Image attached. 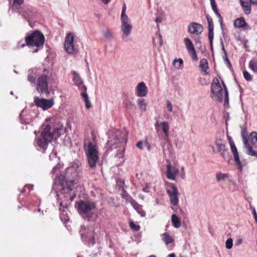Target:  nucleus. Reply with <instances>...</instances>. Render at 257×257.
<instances>
[{
	"mask_svg": "<svg viewBox=\"0 0 257 257\" xmlns=\"http://www.w3.org/2000/svg\"><path fill=\"white\" fill-rule=\"evenodd\" d=\"M81 164L79 161H75L71 166L68 167L66 170L65 176H57L55 179L52 189L55 191L58 199H61V194L64 195L65 200L68 199L67 194L72 189L75 177L79 178L81 172Z\"/></svg>",
	"mask_w": 257,
	"mask_h": 257,
	"instance_id": "1",
	"label": "nucleus"
},
{
	"mask_svg": "<svg viewBox=\"0 0 257 257\" xmlns=\"http://www.w3.org/2000/svg\"><path fill=\"white\" fill-rule=\"evenodd\" d=\"M41 134L35 138L34 144L38 150L45 153L48 145L53 140H57L64 133L63 124L56 122L54 117L46 119Z\"/></svg>",
	"mask_w": 257,
	"mask_h": 257,
	"instance_id": "2",
	"label": "nucleus"
},
{
	"mask_svg": "<svg viewBox=\"0 0 257 257\" xmlns=\"http://www.w3.org/2000/svg\"><path fill=\"white\" fill-rule=\"evenodd\" d=\"M40 70L33 68L29 71L28 80L29 82L35 84L36 78L38 76L37 81V89L40 93H48V76L46 74H40Z\"/></svg>",
	"mask_w": 257,
	"mask_h": 257,
	"instance_id": "3",
	"label": "nucleus"
},
{
	"mask_svg": "<svg viewBox=\"0 0 257 257\" xmlns=\"http://www.w3.org/2000/svg\"><path fill=\"white\" fill-rule=\"evenodd\" d=\"M223 89H222L218 79L215 78L211 84V98L215 101L221 102L223 98L225 99L224 105L228 106L229 98L227 88L223 82Z\"/></svg>",
	"mask_w": 257,
	"mask_h": 257,
	"instance_id": "4",
	"label": "nucleus"
},
{
	"mask_svg": "<svg viewBox=\"0 0 257 257\" xmlns=\"http://www.w3.org/2000/svg\"><path fill=\"white\" fill-rule=\"evenodd\" d=\"M84 149L89 166L91 168H95L99 160V152L96 144L93 142H85Z\"/></svg>",
	"mask_w": 257,
	"mask_h": 257,
	"instance_id": "5",
	"label": "nucleus"
},
{
	"mask_svg": "<svg viewBox=\"0 0 257 257\" xmlns=\"http://www.w3.org/2000/svg\"><path fill=\"white\" fill-rule=\"evenodd\" d=\"M79 213L83 217H87L89 221H94L96 215L91 211L95 208V204L89 201H80L76 203Z\"/></svg>",
	"mask_w": 257,
	"mask_h": 257,
	"instance_id": "6",
	"label": "nucleus"
},
{
	"mask_svg": "<svg viewBox=\"0 0 257 257\" xmlns=\"http://www.w3.org/2000/svg\"><path fill=\"white\" fill-rule=\"evenodd\" d=\"M25 41L26 45L29 46L42 47L44 43L45 38L40 31H36L27 36Z\"/></svg>",
	"mask_w": 257,
	"mask_h": 257,
	"instance_id": "7",
	"label": "nucleus"
},
{
	"mask_svg": "<svg viewBox=\"0 0 257 257\" xmlns=\"http://www.w3.org/2000/svg\"><path fill=\"white\" fill-rule=\"evenodd\" d=\"M80 233L83 242L87 243L88 245L94 243L95 233L92 228L88 227L84 225H81L80 228Z\"/></svg>",
	"mask_w": 257,
	"mask_h": 257,
	"instance_id": "8",
	"label": "nucleus"
},
{
	"mask_svg": "<svg viewBox=\"0 0 257 257\" xmlns=\"http://www.w3.org/2000/svg\"><path fill=\"white\" fill-rule=\"evenodd\" d=\"M126 6L124 4L122 7L120 16L121 30L122 33V38L125 41H127L128 36V19L127 16L125 14Z\"/></svg>",
	"mask_w": 257,
	"mask_h": 257,
	"instance_id": "9",
	"label": "nucleus"
},
{
	"mask_svg": "<svg viewBox=\"0 0 257 257\" xmlns=\"http://www.w3.org/2000/svg\"><path fill=\"white\" fill-rule=\"evenodd\" d=\"M210 147L212 148L213 153H219L223 158H226L227 150L225 145L223 143L221 140H216L214 143L210 145Z\"/></svg>",
	"mask_w": 257,
	"mask_h": 257,
	"instance_id": "10",
	"label": "nucleus"
},
{
	"mask_svg": "<svg viewBox=\"0 0 257 257\" xmlns=\"http://www.w3.org/2000/svg\"><path fill=\"white\" fill-rule=\"evenodd\" d=\"M170 189L167 190V193L169 196L170 203L176 206L179 203V192L175 185L170 184Z\"/></svg>",
	"mask_w": 257,
	"mask_h": 257,
	"instance_id": "11",
	"label": "nucleus"
},
{
	"mask_svg": "<svg viewBox=\"0 0 257 257\" xmlns=\"http://www.w3.org/2000/svg\"><path fill=\"white\" fill-rule=\"evenodd\" d=\"M74 35L72 33H69L67 35L65 39L64 48L65 51L68 54H71L75 51L74 46Z\"/></svg>",
	"mask_w": 257,
	"mask_h": 257,
	"instance_id": "12",
	"label": "nucleus"
},
{
	"mask_svg": "<svg viewBox=\"0 0 257 257\" xmlns=\"http://www.w3.org/2000/svg\"><path fill=\"white\" fill-rule=\"evenodd\" d=\"M35 103L37 106L42 108L44 110L51 108L54 104L53 99H46L38 97L35 99Z\"/></svg>",
	"mask_w": 257,
	"mask_h": 257,
	"instance_id": "13",
	"label": "nucleus"
},
{
	"mask_svg": "<svg viewBox=\"0 0 257 257\" xmlns=\"http://www.w3.org/2000/svg\"><path fill=\"white\" fill-rule=\"evenodd\" d=\"M229 143L230 146L231 151L233 155L234 161L236 162V164L237 165L238 169L240 170V171H241L242 170V167L244 166V165L241 163V161L239 160L238 153L237 152V150L235 146V144L233 141H232L231 139L229 140Z\"/></svg>",
	"mask_w": 257,
	"mask_h": 257,
	"instance_id": "14",
	"label": "nucleus"
},
{
	"mask_svg": "<svg viewBox=\"0 0 257 257\" xmlns=\"http://www.w3.org/2000/svg\"><path fill=\"white\" fill-rule=\"evenodd\" d=\"M73 78L72 81L74 82L75 85H76L78 89L82 92H86L87 88L83 84V81L80 77L78 73L74 71L73 72Z\"/></svg>",
	"mask_w": 257,
	"mask_h": 257,
	"instance_id": "15",
	"label": "nucleus"
},
{
	"mask_svg": "<svg viewBox=\"0 0 257 257\" xmlns=\"http://www.w3.org/2000/svg\"><path fill=\"white\" fill-rule=\"evenodd\" d=\"M33 113V112H28L27 109H23L20 114L21 123L26 124L30 123L34 117Z\"/></svg>",
	"mask_w": 257,
	"mask_h": 257,
	"instance_id": "16",
	"label": "nucleus"
},
{
	"mask_svg": "<svg viewBox=\"0 0 257 257\" xmlns=\"http://www.w3.org/2000/svg\"><path fill=\"white\" fill-rule=\"evenodd\" d=\"M203 30L201 24L196 23H192L188 26V32L191 34L199 35Z\"/></svg>",
	"mask_w": 257,
	"mask_h": 257,
	"instance_id": "17",
	"label": "nucleus"
},
{
	"mask_svg": "<svg viewBox=\"0 0 257 257\" xmlns=\"http://www.w3.org/2000/svg\"><path fill=\"white\" fill-rule=\"evenodd\" d=\"M148 88L144 82H141L138 84L136 88V95L138 97H145L148 93Z\"/></svg>",
	"mask_w": 257,
	"mask_h": 257,
	"instance_id": "18",
	"label": "nucleus"
},
{
	"mask_svg": "<svg viewBox=\"0 0 257 257\" xmlns=\"http://www.w3.org/2000/svg\"><path fill=\"white\" fill-rule=\"evenodd\" d=\"M179 173V170L171 164L167 165V177L169 179L175 180L176 176Z\"/></svg>",
	"mask_w": 257,
	"mask_h": 257,
	"instance_id": "19",
	"label": "nucleus"
},
{
	"mask_svg": "<svg viewBox=\"0 0 257 257\" xmlns=\"http://www.w3.org/2000/svg\"><path fill=\"white\" fill-rule=\"evenodd\" d=\"M207 22L208 24V30H209V33H208V38L209 40L210 41V44L211 48H212V41H213V24L212 18L208 15L206 16Z\"/></svg>",
	"mask_w": 257,
	"mask_h": 257,
	"instance_id": "20",
	"label": "nucleus"
},
{
	"mask_svg": "<svg viewBox=\"0 0 257 257\" xmlns=\"http://www.w3.org/2000/svg\"><path fill=\"white\" fill-rule=\"evenodd\" d=\"M159 126L161 127L162 130L165 134V137L168 138L169 137V125L168 122L167 121H163L159 123L158 121H157L155 124V127L157 129Z\"/></svg>",
	"mask_w": 257,
	"mask_h": 257,
	"instance_id": "21",
	"label": "nucleus"
},
{
	"mask_svg": "<svg viewBox=\"0 0 257 257\" xmlns=\"http://www.w3.org/2000/svg\"><path fill=\"white\" fill-rule=\"evenodd\" d=\"M130 202L134 208L140 214L142 217L146 215L145 211L143 209L142 206L139 205L136 201L130 198Z\"/></svg>",
	"mask_w": 257,
	"mask_h": 257,
	"instance_id": "22",
	"label": "nucleus"
},
{
	"mask_svg": "<svg viewBox=\"0 0 257 257\" xmlns=\"http://www.w3.org/2000/svg\"><path fill=\"white\" fill-rule=\"evenodd\" d=\"M234 25L238 28H244L245 29H246L248 28V25L242 18H238L235 20L234 22Z\"/></svg>",
	"mask_w": 257,
	"mask_h": 257,
	"instance_id": "23",
	"label": "nucleus"
},
{
	"mask_svg": "<svg viewBox=\"0 0 257 257\" xmlns=\"http://www.w3.org/2000/svg\"><path fill=\"white\" fill-rule=\"evenodd\" d=\"M137 102L141 111L145 112L147 110V103L145 99L139 98Z\"/></svg>",
	"mask_w": 257,
	"mask_h": 257,
	"instance_id": "24",
	"label": "nucleus"
},
{
	"mask_svg": "<svg viewBox=\"0 0 257 257\" xmlns=\"http://www.w3.org/2000/svg\"><path fill=\"white\" fill-rule=\"evenodd\" d=\"M184 42L188 53L195 50L193 43L190 39L188 38H185L184 40Z\"/></svg>",
	"mask_w": 257,
	"mask_h": 257,
	"instance_id": "25",
	"label": "nucleus"
},
{
	"mask_svg": "<svg viewBox=\"0 0 257 257\" xmlns=\"http://www.w3.org/2000/svg\"><path fill=\"white\" fill-rule=\"evenodd\" d=\"M171 221L174 227L178 228L181 226V221L177 215L174 214L172 215Z\"/></svg>",
	"mask_w": 257,
	"mask_h": 257,
	"instance_id": "26",
	"label": "nucleus"
},
{
	"mask_svg": "<svg viewBox=\"0 0 257 257\" xmlns=\"http://www.w3.org/2000/svg\"><path fill=\"white\" fill-rule=\"evenodd\" d=\"M200 67L201 68L202 71L204 72V74H208L207 72V70L208 68V63L206 59H203L200 60Z\"/></svg>",
	"mask_w": 257,
	"mask_h": 257,
	"instance_id": "27",
	"label": "nucleus"
},
{
	"mask_svg": "<svg viewBox=\"0 0 257 257\" xmlns=\"http://www.w3.org/2000/svg\"><path fill=\"white\" fill-rule=\"evenodd\" d=\"M81 95L84 99V101L85 103V106L87 109H89L91 107V103L89 100L88 95L86 92L84 91L81 93Z\"/></svg>",
	"mask_w": 257,
	"mask_h": 257,
	"instance_id": "28",
	"label": "nucleus"
},
{
	"mask_svg": "<svg viewBox=\"0 0 257 257\" xmlns=\"http://www.w3.org/2000/svg\"><path fill=\"white\" fill-rule=\"evenodd\" d=\"M216 180L218 182L225 180L226 178L229 177L228 174L222 173L221 172L218 173L216 175Z\"/></svg>",
	"mask_w": 257,
	"mask_h": 257,
	"instance_id": "29",
	"label": "nucleus"
},
{
	"mask_svg": "<svg viewBox=\"0 0 257 257\" xmlns=\"http://www.w3.org/2000/svg\"><path fill=\"white\" fill-rule=\"evenodd\" d=\"M162 239L163 241L165 242L166 244H168L169 243H171L173 241V239L170 236V235L167 232H165L163 234Z\"/></svg>",
	"mask_w": 257,
	"mask_h": 257,
	"instance_id": "30",
	"label": "nucleus"
},
{
	"mask_svg": "<svg viewBox=\"0 0 257 257\" xmlns=\"http://www.w3.org/2000/svg\"><path fill=\"white\" fill-rule=\"evenodd\" d=\"M183 61L181 58L175 59L174 60L173 62V64L174 66L177 69H179L181 68V65L183 64Z\"/></svg>",
	"mask_w": 257,
	"mask_h": 257,
	"instance_id": "31",
	"label": "nucleus"
},
{
	"mask_svg": "<svg viewBox=\"0 0 257 257\" xmlns=\"http://www.w3.org/2000/svg\"><path fill=\"white\" fill-rule=\"evenodd\" d=\"M249 67L254 72H257V62L254 60L250 61L249 63Z\"/></svg>",
	"mask_w": 257,
	"mask_h": 257,
	"instance_id": "32",
	"label": "nucleus"
},
{
	"mask_svg": "<svg viewBox=\"0 0 257 257\" xmlns=\"http://www.w3.org/2000/svg\"><path fill=\"white\" fill-rule=\"evenodd\" d=\"M50 160L54 161L55 163L58 164L59 158L57 156V152L53 151L51 154L49 155Z\"/></svg>",
	"mask_w": 257,
	"mask_h": 257,
	"instance_id": "33",
	"label": "nucleus"
},
{
	"mask_svg": "<svg viewBox=\"0 0 257 257\" xmlns=\"http://www.w3.org/2000/svg\"><path fill=\"white\" fill-rule=\"evenodd\" d=\"M250 141L249 143L252 144H254L257 142V133L253 132L250 134Z\"/></svg>",
	"mask_w": 257,
	"mask_h": 257,
	"instance_id": "34",
	"label": "nucleus"
},
{
	"mask_svg": "<svg viewBox=\"0 0 257 257\" xmlns=\"http://www.w3.org/2000/svg\"><path fill=\"white\" fill-rule=\"evenodd\" d=\"M233 246V239L231 238L227 239L225 241V247L227 249H230Z\"/></svg>",
	"mask_w": 257,
	"mask_h": 257,
	"instance_id": "35",
	"label": "nucleus"
},
{
	"mask_svg": "<svg viewBox=\"0 0 257 257\" xmlns=\"http://www.w3.org/2000/svg\"><path fill=\"white\" fill-rule=\"evenodd\" d=\"M130 226L134 231H138L140 229V226L138 224H135L133 221H130Z\"/></svg>",
	"mask_w": 257,
	"mask_h": 257,
	"instance_id": "36",
	"label": "nucleus"
},
{
	"mask_svg": "<svg viewBox=\"0 0 257 257\" xmlns=\"http://www.w3.org/2000/svg\"><path fill=\"white\" fill-rule=\"evenodd\" d=\"M222 50L224 52L225 61L226 62L228 67L229 68H230L231 65V63H230V61H229V59H228V57L227 56V54H226V51L225 50V49H224L223 43H222Z\"/></svg>",
	"mask_w": 257,
	"mask_h": 257,
	"instance_id": "37",
	"label": "nucleus"
},
{
	"mask_svg": "<svg viewBox=\"0 0 257 257\" xmlns=\"http://www.w3.org/2000/svg\"><path fill=\"white\" fill-rule=\"evenodd\" d=\"M241 136L243 139V143L245 142V141H248L247 139V133L246 128H244L242 130Z\"/></svg>",
	"mask_w": 257,
	"mask_h": 257,
	"instance_id": "38",
	"label": "nucleus"
},
{
	"mask_svg": "<svg viewBox=\"0 0 257 257\" xmlns=\"http://www.w3.org/2000/svg\"><path fill=\"white\" fill-rule=\"evenodd\" d=\"M64 201H62L60 202V210L63 211H65V209L67 208V204L66 203H65Z\"/></svg>",
	"mask_w": 257,
	"mask_h": 257,
	"instance_id": "39",
	"label": "nucleus"
},
{
	"mask_svg": "<svg viewBox=\"0 0 257 257\" xmlns=\"http://www.w3.org/2000/svg\"><path fill=\"white\" fill-rule=\"evenodd\" d=\"M243 76L247 81H250L252 79V77L250 74L246 71H244L243 72Z\"/></svg>",
	"mask_w": 257,
	"mask_h": 257,
	"instance_id": "40",
	"label": "nucleus"
},
{
	"mask_svg": "<svg viewBox=\"0 0 257 257\" xmlns=\"http://www.w3.org/2000/svg\"><path fill=\"white\" fill-rule=\"evenodd\" d=\"M120 138L121 137L119 136V133L117 132V134L115 135V138L113 139L114 141V142L119 141V142L120 143L124 142L125 144H126V140H123V141H121L120 140Z\"/></svg>",
	"mask_w": 257,
	"mask_h": 257,
	"instance_id": "41",
	"label": "nucleus"
},
{
	"mask_svg": "<svg viewBox=\"0 0 257 257\" xmlns=\"http://www.w3.org/2000/svg\"><path fill=\"white\" fill-rule=\"evenodd\" d=\"M189 54L191 56L193 60L197 61L198 58L197 57V54L195 50L191 51L189 53Z\"/></svg>",
	"mask_w": 257,
	"mask_h": 257,
	"instance_id": "42",
	"label": "nucleus"
},
{
	"mask_svg": "<svg viewBox=\"0 0 257 257\" xmlns=\"http://www.w3.org/2000/svg\"><path fill=\"white\" fill-rule=\"evenodd\" d=\"M104 37L108 39H110L112 38L111 33L108 30L105 31L103 33Z\"/></svg>",
	"mask_w": 257,
	"mask_h": 257,
	"instance_id": "43",
	"label": "nucleus"
},
{
	"mask_svg": "<svg viewBox=\"0 0 257 257\" xmlns=\"http://www.w3.org/2000/svg\"><path fill=\"white\" fill-rule=\"evenodd\" d=\"M166 105L169 111L172 112L173 111V106L171 102L169 100L166 101Z\"/></svg>",
	"mask_w": 257,
	"mask_h": 257,
	"instance_id": "44",
	"label": "nucleus"
},
{
	"mask_svg": "<svg viewBox=\"0 0 257 257\" xmlns=\"http://www.w3.org/2000/svg\"><path fill=\"white\" fill-rule=\"evenodd\" d=\"M210 4L212 7V9L213 11L216 10L217 9L215 0H210Z\"/></svg>",
	"mask_w": 257,
	"mask_h": 257,
	"instance_id": "45",
	"label": "nucleus"
},
{
	"mask_svg": "<svg viewBox=\"0 0 257 257\" xmlns=\"http://www.w3.org/2000/svg\"><path fill=\"white\" fill-rule=\"evenodd\" d=\"M13 3L15 6H20L24 3V0H14Z\"/></svg>",
	"mask_w": 257,
	"mask_h": 257,
	"instance_id": "46",
	"label": "nucleus"
},
{
	"mask_svg": "<svg viewBox=\"0 0 257 257\" xmlns=\"http://www.w3.org/2000/svg\"><path fill=\"white\" fill-rule=\"evenodd\" d=\"M59 164H57V165H56L55 167H53L51 173L53 174H54L55 173L59 171Z\"/></svg>",
	"mask_w": 257,
	"mask_h": 257,
	"instance_id": "47",
	"label": "nucleus"
},
{
	"mask_svg": "<svg viewBox=\"0 0 257 257\" xmlns=\"http://www.w3.org/2000/svg\"><path fill=\"white\" fill-rule=\"evenodd\" d=\"M150 185L147 184L146 186L143 188V191L146 193H148L150 191Z\"/></svg>",
	"mask_w": 257,
	"mask_h": 257,
	"instance_id": "48",
	"label": "nucleus"
},
{
	"mask_svg": "<svg viewBox=\"0 0 257 257\" xmlns=\"http://www.w3.org/2000/svg\"><path fill=\"white\" fill-rule=\"evenodd\" d=\"M121 195H122V198H124L125 200H126V201H127L128 200V196H127V193L125 191H123L122 193L121 194Z\"/></svg>",
	"mask_w": 257,
	"mask_h": 257,
	"instance_id": "49",
	"label": "nucleus"
},
{
	"mask_svg": "<svg viewBox=\"0 0 257 257\" xmlns=\"http://www.w3.org/2000/svg\"><path fill=\"white\" fill-rule=\"evenodd\" d=\"M214 12V13H215L216 15L217 16V17L218 18H219L220 19V21L221 22V23H222V19H221V15L220 14H219V13L218 12L217 9L216 10H214L213 11Z\"/></svg>",
	"mask_w": 257,
	"mask_h": 257,
	"instance_id": "50",
	"label": "nucleus"
},
{
	"mask_svg": "<svg viewBox=\"0 0 257 257\" xmlns=\"http://www.w3.org/2000/svg\"><path fill=\"white\" fill-rule=\"evenodd\" d=\"M143 143L142 142H139L137 143V146L138 148H140V149H143Z\"/></svg>",
	"mask_w": 257,
	"mask_h": 257,
	"instance_id": "51",
	"label": "nucleus"
},
{
	"mask_svg": "<svg viewBox=\"0 0 257 257\" xmlns=\"http://www.w3.org/2000/svg\"><path fill=\"white\" fill-rule=\"evenodd\" d=\"M162 21V19L161 17H159L158 18H157L155 20V22L157 23H161Z\"/></svg>",
	"mask_w": 257,
	"mask_h": 257,
	"instance_id": "52",
	"label": "nucleus"
},
{
	"mask_svg": "<svg viewBox=\"0 0 257 257\" xmlns=\"http://www.w3.org/2000/svg\"><path fill=\"white\" fill-rule=\"evenodd\" d=\"M143 173H140V174H137L136 175V176L138 178V179H141V177H142V176H143Z\"/></svg>",
	"mask_w": 257,
	"mask_h": 257,
	"instance_id": "53",
	"label": "nucleus"
},
{
	"mask_svg": "<svg viewBox=\"0 0 257 257\" xmlns=\"http://www.w3.org/2000/svg\"><path fill=\"white\" fill-rule=\"evenodd\" d=\"M107 144L108 145H110V146H112V141L111 140L108 141L107 142Z\"/></svg>",
	"mask_w": 257,
	"mask_h": 257,
	"instance_id": "54",
	"label": "nucleus"
},
{
	"mask_svg": "<svg viewBox=\"0 0 257 257\" xmlns=\"http://www.w3.org/2000/svg\"><path fill=\"white\" fill-rule=\"evenodd\" d=\"M167 257H175V254L174 253L169 254Z\"/></svg>",
	"mask_w": 257,
	"mask_h": 257,
	"instance_id": "55",
	"label": "nucleus"
},
{
	"mask_svg": "<svg viewBox=\"0 0 257 257\" xmlns=\"http://www.w3.org/2000/svg\"><path fill=\"white\" fill-rule=\"evenodd\" d=\"M110 0H101V1L104 3L105 4H108V3L110 1Z\"/></svg>",
	"mask_w": 257,
	"mask_h": 257,
	"instance_id": "56",
	"label": "nucleus"
},
{
	"mask_svg": "<svg viewBox=\"0 0 257 257\" xmlns=\"http://www.w3.org/2000/svg\"><path fill=\"white\" fill-rule=\"evenodd\" d=\"M250 2H251L252 3H253V4H255L257 3V0H250Z\"/></svg>",
	"mask_w": 257,
	"mask_h": 257,
	"instance_id": "57",
	"label": "nucleus"
},
{
	"mask_svg": "<svg viewBox=\"0 0 257 257\" xmlns=\"http://www.w3.org/2000/svg\"><path fill=\"white\" fill-rule=\"evenodd\" d=\"M28 187H29V186H28H28H27H27H25V187H24V190H23V191H26V188H28Z\"/></svg>",
	"mask_w": 257,
	"mask_h": 257,
	"instance_id": "58",
	"label": "nucleus"
},
{
	"mask_svg": "<svg viewBox=\"0 0 257 257\" xmlns=\"http://www.w3.org/2000/svg\"><path fill=\"white\" fill-rule=\"evenodd\" d=\"M195 41L196 43H199V40L198 38H197L196 40H195Z\"/></svg>",
	"mask_w": 257,
	"mask_h": 257,
	"instance_id": "59",
	"label": "nucleus"
},
{
	"mask_svg": "<svg viewBox=\"0 0 257 257\" xmlns=\"http://www.w3.org/2000/svg\"><path fill=\"white\" fill-rule=\"evenodd\" d=\"M38 49H36L34 51V52H38Z\"/></svg>",
	"mask_w": 257,
	"mask_h": 257,
	"instance_id": "60",
	"label": "nucleus"
},
{
	"mask_svg": "<svg viewBox=\"0 0 257 257\" xmlns=\"http://www.w3.org/2000/svg\"><path fill=\"white\" fill-rule=\"evenodd\" d=\"M149 257H156V256L154 255H151L149 256Z\"/></svg>",
	"mask_w": 257,
	"mask_h": 257,
	"instance_id": "61",
	"label": "nucleus"
},
{
	"mask_svg": "<svg viewBox=\"0 0 257 257\" xmlns=\"http://www.w3.org/2000/svg\"><path fill=\"white\" fill-rule=\"evenodd\" d=\"M73 199V198L72 197H71L70 198V199L71 201H72Z\"/></svg>",
	"mask_w": 257,
	"mask_h": 257,
	"instance_id": "62",
	"label": "nucleus"
},
{
	"mask_svg": "<svg viewBox=\"0 0 257 257\" xmlns=\"http://www.w3.org/2000/svg\"><path fill=\"white\" fill-rule=\"evenodd\" d=\"M25 46V45L24 44H22V46H21V47H24Z\"/></svg>",
	"mask_w": 257,
	"mask_h": 257,
	"instance_id": "63",
	"label": "nucleus"
},
{
	"mask_svg": "<svg viewBox=\"0 0 257 257\" xmlns=\"http://www.w3.org/2000/svg\"><path fill=\"white\" fill-rule=\"evenodd\" d=\"M10 93H11V95H13V92L11 91Z\"/></svg>",
	"mask_w": 257,
	"mask_h": 257,
	"instance_id": "64",
	"label": "nucleus"
}]
</instances>
